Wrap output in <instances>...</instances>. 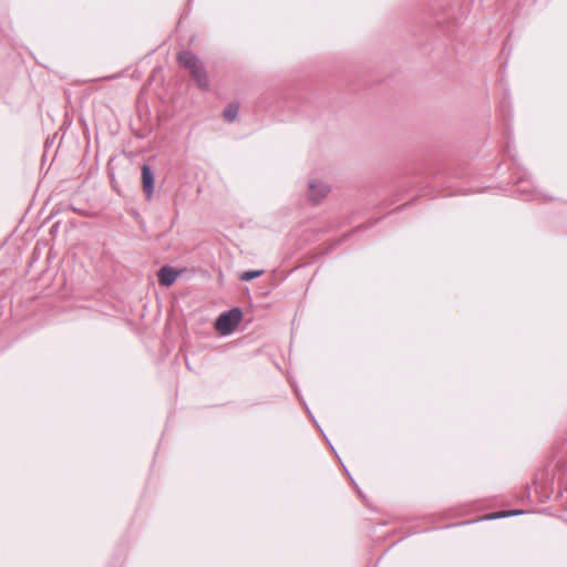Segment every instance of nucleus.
Instances as JSON below:
<instances>
[{"instance_id":"obj_1","label":"nucleus","mask_w":567,"mask_h":567,"mask_svg":"<svg viewBox=\"0 0 567 567\" xmlns=\"http://www.w3.org/2000/svg\"><path fill=\"white\" fill-rule=\"evenodd\" d=\"M181 65L189 70L198 87L207 89L209 85L207 72L202 61L190 51H182L178 54Z\"/></svg>"},{"instance_id":"obj_2","label":"nucleus","mask_w":567,"mask_h":567,"mask_svg":"<svg viewBox=\"0 0 567 567\" xmlns=\"http://www.w3.org/2000/svg\"><path fill=\"white\" fill-rule=\"evenodd\" d=\"M243 319V311L239 308H233L223 312L215 321V329L221 336H229Z\"/></svg>"},{"instance_id":"obj_3","label":"nucleus","mask_w":567,"mask_h":567,"mask_svg":"<svg viewBox=\"0 0 567 567\" xmlns=\"http://www.w3.org/2000/svg\"><path fill=\"white\" fill-rule=\"evenodd\" d=\"M329 190V186L321 181L311 179L308 183V196L309 199L313 203H319L322 198L327 196Z\"/></svg>"},{"instance_id":"obj_4","label":"nucleus","mask_w":567,"mask_h":567,"mask_svg":"<svg viewBox=\"0 0 567 567\" xmlns=\"http://www.w3.org/2000/svg\"><path fill=\"white\" fill-rule=\"evenodd\" d=\"M179 271L169 266H163L157 272L158 282L163 287H171L179 276Z\"/></svg>"},{"instance_id":"obj_5","label":"nucleus","mask_w":567,"mask_h":567,"mask_svg":"<svg viewBox=\"0 0 567 567\" xmlns=\"http://www.w3.org/2000/svg\"><path fill=\"white\" fill-rule=\"evenodd\" d=\"M142 185L147 198L151 199L154 193L155 176L152 168L146 164L142 166Z\"/></svg>"},{"instance_id":"obj_6","label":"nucleus","mask_w":567,"mask_h":567,"mask_svg":"<svg viewBox=\"0 0 567 567\" xmlns=\"http://www.w3.org/2000/svg\"><path fill=\"white\" fill-rule=\"evenodd\" d=\"M516 192L520 193L522 195L533 194L534 198L545 197L540 192L534 189L533 184L525 176L519 177L516 181Z\"/></svg>"},{"instance_id":"obj_7","label":"nucleus","mask_w":567,"mask_h":567,"mask_svg":"<svg viewBox=\"0 0 567 567\" xmlns=\"http://www.w3.org/2000/svg\"><path fill=\"white\" fill-rule=\"evenodd\" d=\"M239 105L237 103H230L223 112V117L226 122H233L238 115Z\"/></svg>"},{"instance_id":"obj_8","label":"nucleus","mask_w":567,"mask_h":567,"mask_svg":"<svg viewBox=\"0 0 567 567\" xmlns=\"http://www.w3.org/2000/svg\"><path fill=\"white\" fill-rule=\"evenodd\" d=\"M523 513H524V511H519V509H516V511H502V512H497V513H493V514L487 515L485 517V519H496V518L511 517V516H515V515H520Z\"/></svg>"},{"instance_id":"obj_9","label":"nucleus","mask_w":567,"mask_h":567,"mask_svg":"<svg viewBox=\"0 0 567 567\" xmlns=\"http://www.w3.org/2000/svg\"><path fill=\"white\" fill-rule=\"evenodd\" d=\"M262 274H264V270H248V271H244L239 276V278L243 281H250V280H252L255 278L260 277Z\"/></svg>"},{"instance_id":"obj_10","label":"nucleus","mask_w":567,"mask_h":567,"mask_svg":"<svg viewBox=\"0 0 567 567\" xmlns=\"http://www.w3.org/2000/svg\"><path fill=\"white\" fill-rule=\"evenodd\" d=\"M296 394L299 396L300 399V402L302 403V405L306 408L308 414L312 417L313 422H316V419L311 415V412L309 410V406L307 405V403L303 401V399L299 395V391L298 389L295 390Z\"/></svg>"}]
</instances>
